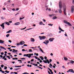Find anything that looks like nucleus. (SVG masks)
I'll use <instances>...</instances> for the list:
<instances>
[{"mask_svg":"<svg viewBox=\"0 0 74 74\" xmlns=\"http://www.w3.org/2000/svg\"><path fill=\"white\" fill-rule=\"evenodd\" d=\"M62 7H63V9L64 10V15L66 16V7L65 4H63Z\"/></svg>","mask_w":74,"mask_h":74,"instance_id":"f257e3e1","label":"nucleus"},{"mask_svg":"<svg viewBox=\"0 0 74 74\" xmlns=\"http://www.w3.org/2000/svg\"><path fill=\"white\" fill-rule=\"evenodd\" d=\"M32 55H33V53L32 54H25L23 55V56H27V57H28L29 58H31V56Z\"/></svg>","mask_w":74,"mask_h":74,"instance_id":"f03ea898","label":"nucleus"},{"mask_svg":"<svg viewBox=\"0 0 74 74\" xmlns=\"http://www.w3.org/2000/svg\"><path fill=\"white\" fill-rule=\"evenodd\" d=\"M39 38H40V40H44L46 38V37L45 36H39Z\"/></svg>","mask_w":74,"mask_h":74,"instance_id":"7ed1b4c3","label":"nucleus"},{"mask_svg":"<svg viewBox=\"0 0 74 74\" xmlns=\"http://www.w3.org/2000/svg\"><path fill=\"white\" fill-rule=\"evenodd\" d=\"M59 7L60 9H62V2L60 1L59 3Z\"/></svg>","mask_w":74,"mask_h":74,"instance_id":"20e7f679","label":"nucleus"},{"mask_svg":"<svg viewBox=\"0 0 74 74\" xmlns=\"http://www.w3.org/2000/svg\"><path fill=\"white\" fill-rule=\"evenodd\" d=\"M64 22L66 24H67V25H69V26H72V25L70 24L69 22H68L64 20Z\"/></svg>","mask_w":74,"mask_h":74,"instance_id":"39448f33","label":"nucleus"},{"mask_svg":"<svg viewBox=\"0 0 74 74\" xmlns=\"http://www.w3.org/2000/svg\"><path fill=\"white\" fill-rule=\"evenodd\" d=\"M71 12L72 13H73L74 12V6L72 5L71 6Z\"/></svg>","mask_w":74,"mask_h":74,"instance_id":"423d86ee","label":"nucleus"},{"mask_svg":"<svg viewBox=\"0 0 74 74\" xmlns=\"http://www.w3.org/2000/svg\"><path fill=\"white\" fill-rule=\"evenodd\" d=\"M45 42H43V43H44V44H45V45H47V44L49 43V40H45Z\"/></svg>","mask_w":74,"mask_h":74,"instance_id":"0eeeda50","label":"nucleus"},{"mask_svg":"<svg viewBox=\"0 0 74 74\" xmlns=\"http://www.w3.org/2000/svg\"><path fill=\"white\" fill-rule=\"evenodd\" d=\"M43 62L45 63H47L48 64H49V60H48L47 59L46 60H43Z\"/></svg>","mask_w":74,"mask_h":74,"instance_id":"6e6552de","label":"nucleus"},{"mask_svg":"<svg viewBox=\"0 0 74 74\" xmlns=\"http://www.w3.org/2000/svg\"><path fill=\"white\" fill-rule=\"evenodd\" d=\"M67 73H69V72H71V73H74V71L73 69H69L68 71H67Z\"/></svg>","mask_w":74,"mask_h":74,"instance_id":"1a4fd4ad","label":"nucleus"},{"mask_svg":"<svg viewBox=\"0 0 74 74\" xmlns=\"http://www.w3.org/2000/svg\"><path fill=\"white\" fill-rule=\"evenodd\" d=\"M20 45H23L25 44V42L21 41L20 42Z\"/></svg>","mask_w":74,"mask_h":74,"instance_id":"9d476101","label":"nucleus"},{"mask_svg":"<svg viewBox=\"0 0 74 74\" xmlns=\"http://www.w3.org/2000/svg\"><path fill=\"white\" fill-rule=\"evenodd\" d=\"M49 41H50V42H52L53 40H54V38H51L49 39Z\"/></svg>","mask_w":74,"mask_h":74,"instance_id":"9b49d317","label":"nucleus"},{"mask_svg":"<svg viewBox=\"0 0 74 74\" xmlns=\"http://www.w3.org/2000/svg\"><path fill=\"white\" fill-rule=\"evenodd\" d=\"M20 22H17L14 23V25L18 26V25H20Z\"/></svg>","mask_w":74,"mask_h":74,"instance_id":"f8f14e48","label":"nucleus"},{"mask_svg":"<svg viewBox=\"0 0 74 74\" xmlns=\"http://www.w3.org/2000/svg\"><path fill=\"white\" fill-rule=\"evenodd\" d=\"M4 23H3L1 25H0V26L1 27H2V29H4Z\"/></svg>","mask_w":74,"mask_h":74,"instance_id":"ddd939ff","label":"nucleus"},{"mask_svg":"<svg viewBox=\"0 0 74 74\" xmlns=\"http://www.w3.org/2000/svg\"><path fill=\"white\" fill-rule=\"evenodd\" d=\"M5 42V41L3 40H0V43L1 44H3Z\"/></svg>","mask_w":74,"mask_h":74,"instance_id":"4468645a","label":"nucleus"},{"mask_svg":"<svg viewBox=\"0 0 74 74\" xmlns=\"http://www.w3.org/2000/svg\"><path fill=\"white\" fill-rule=\"evenodd\" d=\"M30 40L31 42H34L35 41V40L33 38H31Z\"/></svg>","mask_w":74,"mask_h":74,"instance_id":"2eb2a0df","label":"nucleus"},{"mask_svg":"<svg viewBox=\"0 0 74 74\" xmlns=\"http://www.w3.org/2000/svg\"><path fill=\"white\" fill-rule=\"evenodd\" d=\"M56 16V15L55 14H51H51H49V16H50L51 17H52V16Z\"/></svg>","mask_w":74,"mask_h":74,"instance_id":"dca6fc26","label":"nucleus"},{"mask_svg":"<svg viewBox=\"0 0 74 74\" xmlns=\"http://www.w3.org/2000/svg\"><path fill=\"white\" fill-rule=\"evenodd\" d=\"M69 62H70V63H71V64H73L74 63V61L69 60Z\"/></svg>","mask_w":74,"mask_h":74,"instance_id":"f3484780","label":"nucleus"},{"mask_svg":"<svg viewBox=\"0 0 74 74\" xmlns=\"http://www.w3.org/2000/svg\"><path fill=\"white\" fill-rule=\"evenodd\" d=\"M39 49H40V51H41V52H42V53H45L43 51H42V49L41 48H40Z\"/></svg>","mask_w":74,"mask_h":74,"instance_id":"a211bd4d","label":"nucleus"},{"mask_svg":"<svg viewBox=\"0 0 74 74\" xmlns=\"http://www.w3.org/2000/svg\"><path fill=\"white\" fill-rule=\"evenodd\" d=\"M58 12L60 14H62V11L61 9H60L58 10Z\"/></svg>","mask_w":74,"mask_h":74,"instance_id":"6ab92c4d","label":"nucleus"},{"mask_svg":"<svg viewBox=\"0 0 74 74\" xmlns=\"http://www.w3.org/2000/svg\"><path fill=\"white\" fill-rule=\"evenodd\" d=\"M59 30H61L62 31V32H64V30H63V29H62V28H60V27H59Z\"/></svg>","mask_w":74,"mask_h":74,"instance_id":"aec40b11","label":"nucleus"},{"mask_svg":"<svg viewBox=\"0 0 74 74\" xmlns=\"http://www.w3.org/2000/svg\"><path fill=\"white\" fill-rule=\"evenodd\" d=\"M57 18H58L56 16H54L52 18L53 19V20L56 19H57Z\"/></svg>","mask_w":74,"mask_h":74,"instance_id":"412c9836","label":"nucleus"},{"mask_svg":"<svg viewBox=\"0 0 74 74\" xmlns=\"http://www.w3.org/2000/svg\"><path fill=\"white\" fill-rule=\"evenodd\" d=\"M11 32H12V30H10L6 32V33H11Z\"/></svg>","mask_w":74,"mask_h":74,"instance_id":"4be33fe9","label":"nucleus"},{"mask_svg":"<svg viewBox=\"0 0 74 74\" xmlns=\"http://www.w3.org/2000/svg\"><path fill=\"white\" fill-rule=\"evenodd\" d=\"M18 52V50H14V51H12V52H13V53H15L16 52Z\"/></svg>","mask_w":74,"mask_h":74,"instance_id":"5701e85b","label":"nucleus"},{"mask_svg":"<svg viewBox=\"0 0 74 74\" xmlns=\"http://www.w3.org/2000/svg\"><path fill=\"white\" fill-rule=\"evenodd\" d=\"M64 60H65V61L67 60H68V59H67V58L66 57H64Z\"/></svg>","mask_w":74,"mask_h":74,"instance_id":"b1692460","label":"nucleus"},{"mask_svg":"<svg viewBox=\"0 0 74 74\" xmlns=\"http://www.w3.org/2000/svg\"><path fill=\"white\" fill-rule=\"evenodd\" d=\"M42 23H43L42 22V21H41L39 23V25H42Z\"/></svg>","mask_w":74,"mask_h":74,"instance_id":"393cba45","label":"nucleus"},{"mask_svg":"<svg viewBox=\"0 0 74 74\" xmlns=\"http://www.w3.org/2000/svg\"><path fill=\"white\" fill-rule=\"evenodd\" d=\"M40 59H41V60H44V58H43V57L42 56H40Z\"/></svg>","mask_w":74,"mask_h":74,"instance_id":"a878e982","label":"nucleus"},{"mask_svg":"<svg viewBox=\"0 0 74 74\" xmlns=\"http://www.w3.org/2000/svg\"><path fill=\"white\" fill-rule=\"evenodd\" d=\"M18 62H19V63H22V60H18Z\"/></svg>","mask_w":74,"mask_h":74,"instance_id":"bb28decb","label":"nucleus"},{"mask_svg":"<svg viewBox=\"0 0 74 74\" xmlns=\"http://www.w3.org/2000/svg\"><path fill=\"white\" fill-rule=\"evenodd\" d=\"M33 65H34V66H38V64H33Z\"/></svg>","mask_w":74,"mask_h":74,"instance_id":"cd10ccee","label":"nucleus"},{"mask_svg":"<svg viewBox=\"0 0 74 74\" xmlns=\"http://www.w3.org/2000/svg\"><path fill=\"white\" fill-rule=\"evenodd\" d=\"M46 10H48L49 11H51V9L47 8L46 9Z\"/></svg>","mask_w":74,"mask_h":74,"instance_id":"c85d7f7f","label":"nucleus"},{"mask_svg":"<svg viewBox=\"0 0 74 74\" xmlns=\"http://www.w3.org/2000/svg\"><path fill=\"white\" fill-rule=\"evenodd\" d=\"M34 55H36V56H38V53H34Z\"/></svg>","mask_w":74,"mask_h":74,"instance_id":"c756f323","label":"nucleus"},{"mask_svg":"<svg viewBox=\"0 0 74 74\" xmlns=\"http://www.w3.org/2000/svg\"><path fill=\"white\" fill-rule=\"evenodd\" d=\"M5 73H10V71H8L7 70H6L5 71Z\"/></svg>","mask_w":74,"mask_h":74,"instance_id":"7c9ffc66","label":"nucleus"},{"mask_svg":"<svg viewBox=\"0 0 74 74\" xmlns=\"http://www.w3.org/2000/svg\"><path fill=\"white\" fill-rule=\"evenodd\" d=\"M5 24L7 25H10V24L8 23V22H6L5 23Z\"/></svg>","mask_w":74,"mask_h":74,"instance_id":"2f4dec72","label":"nucleus"},{"mask_svg":"<svg viewBox=\"0 0 74 74\" xmlns=\"http://www.w3.org/2000/svg\"><path fill=\"white\" fill-rule=\"evenodd\" d=\"M22 67V66H16L15 67Z\"/></svg>","mask_w":74,"mask_h":74,"instance_id":"473e14b6","label":"nucleus"},{"mask_svg":"<svg viewBox=\"0 0 74 74\" xmlns=\"http://www.w3.org/2000/svg\"><path fill=\"white\" fill-rule=\"evenodd\" d=\"M48 25L49 26H52V25H53V24H49Z\"/></svg>","mask_w":74,"mask_h":74,"instance_id":"72a5a7b5","label":"nucleus"},{"mask_svg":"<svg viewBox=\"0 0 74 74\" xmlns=\"http://www.w3.org/2000/svg\"><path fill=\"white\" fill-rule=\"evenodd\" d=\"M37 67H38V68H39V69H43V68H42L39 66H37Z\"/></svg>","mask_w":74,"mask_h":74,"instance_id":"f704fd0d","label":"nucleus"},{"mask_svg":"<svg viewBox=\"0 0 74 74\" xmlns=\"http://www.w3.org/2000/svg\"><path fill=\"white\" fill-rule=\"evenodd\" d=\"M29 52H32L33 51H32V50L31 49H29Z\"/></svg>","mask_w":74,"mask_h":74,"instance_id":"c9c22d12","label":"nucleus"},{"mask_svg":"<svg viewBox=\"0 0 74 74\" xmlns=\"http://www.w3.org/2000/svg\"><path fill=\"white\" fill-rule=\"evenodd\" d=\"M9 36H10L9 34H8L6 35V37H9Z\"/></svg>","mask_w":74,"mask_h":74,"instance_id":"e433bc0d","label":"nucleus"},{"mask_svg":"<svg viewBox=\"0 0 74 74\" xmlns=\"http://www.w3.org/2000/svg\"><path fill=\"white\" fill-rule=\"evenodd\" d=\"M1 19H2V20L4 19H5V17H1Z\"/></svg>","mask_w":74,"mask_h":74,"instance_id":"4c0bfd02","label":"nucleus"},{"mask_svg":"<svg viewBox=\"0 0 74 74\" xmlns=\"http://www.w3.org/2000/svg\"><path fill=\"white\" fill-rule=\"evenodd\" d=\"M0 47L1 49H4V47H1V46H0Z\"/></svg>","mask_w":74,"mask_h":74,"instance_id":"58836bf2","label":"nucleus"},{"mask_svg":"<svg viewBox=\"0 0 74 74\" xmlns=\"http://www.w3.org/2000/svg\"><path fill=\"white\" fill-rule=\"evenodd\" d=\"M21 59H22V60H25L26 59H25L24 58H21Z\"/></svg>","mask_w":74,"mask_h":74,"instance_id":"ea45409f","label":"nucleus"},{"mask_svg":"<svg viewBox=\"0 0 74 74\" xmlns=\"http://www.w3.org/2000/svg\"><path fill=\"white\" fill-rule=\"evenodd\" d=\"M1 67H2V68H3V67H4V65H2L1 66Z\"/></svg>","mask_w":74,"mask_h":74,"instance_id":"a19ab883","label":"nucleus"},{"mask_svg":"<svg viewBox=\"0 0 74 74\" xmlns=\"http://www.w3.org/2000/svg\"><path fill=\"white\" fill-rule=\"evenodd\" d=\"M5 58V56H4L2 58L3 59H4Z\"/></svg>","mask_w":74,"mask_h":74,"instance_id":"79ce46f5","label":"nucleus"},{"mask_svg":"<svg viewBox=\"0 0 74 74\" xmlns=\"http://www.w3.org/2000/svg\"><path fill=\"white\" fill-rule=\"evenodd\" d=\"M23 46H24V47H27V45L24 44L23 45Z\"/></svg>","mask_w":74,"mask_h":74,"instance_id":"37998d69","label":"nucleus"},{"mask_svg":"<svg viewBox=\"0 0 74 74\" xmlns=\"http://www.w3.org/2000/svg\"><path fill=\"white\" fill-rule=\"evenodd\" d=\"M4 7H3V10H5V8H4Z\"/></svg>","mask_w":74,"mask_h":74,"instance_id":"c03bdc74","label":"nucleus"},{"mask_svg":"<svg viewBox=\"0 0 74 74\" xmlns=\"http://www.w3.org/2000/svg\"><path fill=\"white\" fill-rule=\"evenodd\" d=\"M72 4H74V0H72Z\"/></svg>","mask_w":74,"mask_h":74,"instance_id":"a18cd8bd","label":"nucleus"},{"mask_svg":"<svg viewBox=\"0 0 74 74\" xmlns=\"http://www.w3.org/2000/svg\"><path fill=\"white\" fill-rule=\"evenodd\" d=\"M42 21H44V22H46V21L45 20V19H43Z\"/></svg>","mask_w":74,"mask_h":74,"instance_id":"49530a36","label":"nucleus"},{"mask_svg":"<svg viewBox=\"0 0 74 74\" xmlns=\"http://www.w3.org/2000/svg\"><path fill=\"white\" fill-rule=\"evenodd\" d=\"M27 3H27V2H26L25 3V5H27Z\"/></svg>","mask_w":74,"mask_h":74,"instance_id":"de8ad7c7","label":"nucleus"},{"mask_svg":"<svg viewBox=\"0 0 74 74\" xmlns=\"http://www.w3.org/2000/svg\"><path fill=\"white\" fill-rule=\"evenodd\" d=\"M21 45V44H20V43H19L18 44H16V45Z\"/></svg>","mask_w":74,"mask_h":74,"instance_id":"09e8293b","label":"nucleus"},{"mask_svg":"<svg viewBox=\"0 0 74 74\" xmlns=\"http://www.w3.org/2000/svg\"><path fill=\"white\" fill-rule=\"evenodd\" d=\"M8 41L9 42H10V43H11V42H12V41H11V40H9Z\"/></svg>","mask_w":74,"mask_h":74,"instance_id":"8fccbe9b","label":"nucleus"},{"mask_svg":"<svg viewBox=\"0 0 74 74\" xmlns=\"http://www.w3.org/2000/svg\"><path fill=\"white\" fill-rule=\"evenodd\" d=\"M33 61H34V59H32L31 60V62H33Z\"/></svg>","mask_w":74,"mask_h":74,"instance_id":"3c124183","label":"nucleus"},{"mask_svg":"<svg viewBox=\"0 0 74 74\" xmlns=\"http://www.w3.org/2000/svg\"><path fill=\"white\" fill-rule=\"evenodd\" d=\"M29 74V73H23V74Z\"/></svg>","mask_w":74,"mask_h":74,"instance_id":"603ef678","label":"nucleus"},{"mask_svg":"<svg viewBox=\"0 0 74 74\" xmlns=\"http://www.w3.org/2000/svg\"><path fill=\"white\" fill-rule=\"evenodd\" d=\"M34 57H35V58L36 59H38V58H37V57L35 56Z\"/></svg>","mask_w":74,"mask_h":74,"instance_id":"864d4df0","label":"nucleus"},{"mask_svg":"<svg viewBox=\"0 0 74 74\" xmlns=\"http://www.w3.org/2000/svg\"><path fill=\"white\" fill-rule=\"evenodd\" d=\"M64 36H67V34H66V33H65V34H64Z\"/></svg>","mask_w":74,"mask_h":74,"instance_id":"5fc2aeb1","label":"nucleus"},{"mask_svg":"<svg viewBox=\"0 0 74 74\" xmlns=\"http://www.w3.org/2000/svg\"><path fill=\"white\" fill-rule=\"evenodd\" d=\"M49 62H52V60L51 59H50L49 60Z\"/></svg>","mask_w":74,"mask_h":74,"instance_id":"6e6d98bb","label":"nucleus"},{"mask_svg":"<svg viewBox=\"0 0 74 74\" xmlns=\"http://www.w3.org/2000/svg\"><path fill=\"white\" fill-rule=\"evenodd\" d=\"M55 13H58V11L56 10L55 11Z\"/></svg>","mask_w":74,"mask_h":74,"instance_id":"4d7b16f0","label":"nucleus"},{"mask_svg":"<svg viewBox=\"0 0 74 74\" xmlns=\"http://www.w3.org/2000/svg\"><path fill=\"white\" fill-rule=\"evenodd\" d=\"M1 55H4V53H3V52H1Z\"/></svg>","mask_w":74,"mask_h":74,"instance_id":"13d9d810","label":"nucleus"},{"mask_svg":"<svg viewBox=\"0 0 74 74\" xmlns=\"http://www.w3.org/2000/svg\"><path fill=\"white\" fill-rule=\"evenodd\" d=\"M50 66L51 67H52V64H51V63L50 64Z\"/></svg>","mask_w":74,"mask_h":74,"instance_id":"bf43d9fd","label":"nucleus"},{"mask_svg":"<svg viewBox=\"0 0 74 74\" xmlns=\"http://www.w3.org/2000/svg\"><path fill=\"white\" fill-rule=\"evenodd\" d=\"M1 73H5V72H4V71H3L1 72Z\"/></svg>","mask_w":74,"mask_h":74,"instance_id":"052dcab7","label":"nucleus"},{"mask_svg":"<svg viewBox=\"0 0 74 74\" xmlns=\"http://www.w3.org/2000/svg\"><path fill=\"white\" fill-rule=\"evenodd\" d=\"M9 23H12V22L11 21H9Z\"/></svg>","mask_w":74,"mask_h":74,"instance_id":"680f3d73","label":"nucleus"},{"mask_svg":"<svg viewBox=\"0 0 74 74\" xmlns=\"http://www.w3.org/2000/svg\"><path fill=\"white\" fill-rule=\"evenodd\" d=\"M16 10V11H18V10H19V8H17Z\"/></svg>","mask_w":74,"mask_h":74,"instance_id":"e2e57ef3","label":"nucleus"},{"mask_svg":"<svg viewBox=\"0 0 74 74\" xmlns=\"http://www.w3.org/2000/svg\"><path fill=\"white\" fill-rule=\"evenodd\" d=\"M50 55H51V56H53V54L52 53H51Z\"/></svg>","mask_w":74,"mask_h":74,"instance_id":"0e129e2a","label":"nucleus"},{"mask_svg":"<svg viewBox=\"0 0 74 74\" xmlns=\"http://www.w3.org/2000/svg\"><path fill=\"white\" fill-rule=\"evenodd\" d=\"M55 66H53V68H54V69H55V67H55Z\"/></svg>","mask_w":74,"mask_h":74,"instance_id":"69168bd1","label":"nucleus"},{"mask_svg":"<svg viewBox=\"0 0 74 74\" xmlns=\"http://www.w3.org/2000/svg\"><path fill=\"white\" fill-rule=\"evenodd\" d=\"M45 59H47V57L45 56Z\"/></svg>","mask_w":74,"mask_h":74,"instance_id":"338daca9","label":"nucleus"},{"mask_svg":"<svg viewBox=\"0 0 74 74\" xmlns=\"http://www.w3.org/2000/svg\"><path fill=\"white\" fill-rule=\"evenodd\" d=\"M14 74H18V73H17V72H14Z\"/></svg>","mask_w":74,"mask_h":74,"instance_id":"774afa93","label":"nucleus"}]
</instances>
